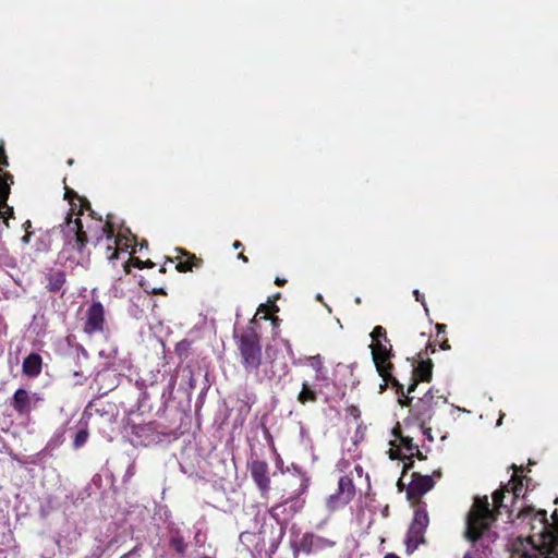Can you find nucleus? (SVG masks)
<instances>
[{"label": "nucleus", "mask_w": 558, "mask_h": 558, "mask_svg": "<svg viewBox=\"0 0 558 558\" xmlns=\"http://www.w3.org/2000/svg\"><path fill=\"white\" fill-rule=\"evenodd\" d=\"M511 469L514 471V474L511 476L510 481L506 485L501 486L500 489L495 490L493 494V509H490L487 496L476 497L474 499V502L466 515V526L464 532L465 538L470 542L475 543L478 541L482 535L489 529L490 524L496 521L497 515L500 513V509L507 507L504 504L505 493L512 494V504H514L517 499L520 498L523 490V482L522 477L518 475V472H522L523 466L512 464Z\"/></svg>", "instance_id": "obj_1"}, {"label": "nucleus", "mask_w": 558, "mask_h": 558, "mask_svg": "<svg viewBox=\"0 0 558 558\" xmlns=\"http://www.w3.org/2000/svg\"><path fill=\"white\" fill-rule=\"evenodd\" d=\"M434 476L440 477L441 473L436 471L433 476H430L412 472L410 475V482L407 486V498L411 501L415 510L405 539L407 550L409 553H413L421 544L425 543L424 534L429 524V517L426 510V504L421 498L435 486Z\"/></svg>", "instance_id": "obj_2"}, {"label": "nucleus", "mask_w": 558, "mask_h": 558, "mask_svg": "<svg viewBox=\"0 0 558 558\" xmlns=\"http://www.w3.org/2000/svg\"><path fill=\"white\" fill-rule=\"evenodd\" d=\"M94 215V211H89L88 217L92 223H86V226L83 223L80 216L74 219L66 217L63 233L68 243L78 252H82L88 242L94 241L95 244H97L104 238H106L108 242L118 243L114 238V226L111 221L112 216L107 215V220L104 222L101 217L96 218Z\"/></svg>", "instance_id": "obj_3"}, {"label": "nucleus", "mask_w": 558, "mask_h": 558, "mask_svg": "<svg viewBox=\"0 0 558 558\" xmlns=\"http://www.w3.org/2000/svg\"><path fill=\"white\" fill-rule=\"evenodd\" d=\"M396 393L399 396V403L410 408L409 415L404 420L405 426H416L429 440H433L432 428L428 425L437 416L439 410L446 407L447 399L442 396H435L432 388L413 404V398L409 397L410 393H405L403 388L399 392L396 390Z\"/></svg>", "instance_id": "obj_4"}, {"label": "nucleus", "mask_w": 558, "mask_h": 558, "mask_svg": "<svg viewBox=\"0 0 558 558\" xmlns=\"http://www.w3.org/2000/svg\"><path fill=\"white\" fill-rule=\"evenodd\" d=\"M372 338V359L378 375L383 378L384 385H391L397 391H402V384L392 375L395 368L391 359L395 356L392 345L387 337V331L383 326H376L371 332Z\"/></svg>", "instance_id": "obj_5"}, {"label": "nucleus", "mask_w": 558, "mask_h": 558, "mask_svg": "<svg viewBox=\"0 0 558 558\" xmlns=\"http://www.w3.org/2000/svg\"><path fill=\"white\" fill-rule=\"evenodd\" d=\"M541 532L537 534L538 541L535 536L515 538L511 545L512 557L518 558H558V553H555V545L558 544L557 532L554 534L546 532L544 525L545 512L539 513Z\"/></svg>", "instance_id": "obj_6"}, {"label": "nucleus", "mask_w": 558, "mask_h": 558, "mask_svg": "<svg viewBox=\"0 0 558 558\" xmlns=\"http://www.w3.org/2000/svg\"><path fill=\"white\" fill-rule=\"evenodd\" d=\"M238 349L244 369L248 373L257 371L262 365L260 337L254 331L245 332L240 337Z\"/></svg>", "instance_id": "obj_7"}, {"label": "nucleus", "mask_w": 558, "mask_h": 558, "mask_svg": "<svg viewBox=\"0 0 558 558\" xmlns=\"http://www.w3.org/2000/svg\"><path fill=\"white\" fill-rule=\"evenodd\" d=\"M8 166L9 159L4 146L0 144V218L7 227H9V219L14 218V209L8 204L14 178L5 170Z\"/></svg>", "instance_id": "obj_8"}, {"label": "nucleus", "mask_w": 558, "mask_h": 558, "mask_svg": "<svg viewBox=\"0 0 558 558\" xmlns=\"http://www.w3.org/2000/svg\"><path fill=\"white\" fill-rule=\"evenodd\" d=\"M392 435L399 440V446H396L395 441H390L389 457L391 460L403 461V473L405 474L414 466V448L417 445L413 444V437L402 434L399 424L393 427Z\"/></svg>", "instance_id": "obj_9"}, {"label": "nucleus", "mask_w": 558, "mask_h": 558, "mask_svg": "<svg viewBox=\"0 0 558 558\" xmlns=\"http://www.w3.org/2000/svg\"><path fill=\"white\" fill-rule=\"evenodd\" d=\"M356 489L350 472L340 476L336 492L326 499V508L331 512L341 509L354 499Z\"/></svg>", "instance_id": "obj_10"}, {"label": "nucleus", "mask_w": 558, "mask_h": 558, "mask_svg": "<svg viewBox=\"0 0 558 558\" xmlns=\"http://www.w3.org/2000/svg\"><path fill=\"white\" fill-rule=\"evenodd\" d=\"M435 345L432 343L427 344L424 351H421L417 354V363L416 365H412L413 368L411 371V383L408 386V393H411L415 390L418 383L426 381L429 383L433 378V362L429 359V353H435Z\"/></svg>", "instance_id": "obj_11"}, {"label": "nucleus", "mask_w": 558, "mask_h": 558, "mask_svg": "<svg viewBox=\"0 0 558 558\" xmlns=\"http://www.w3.org/2000/svg\"><path fill=\"white\" fill-rule=\"evenodd\" d=\"M43 401L44 398L40 393L19 388L13 393L10 405L19 416H29L32 411L37 409Z\"/></svg>", "instance_id": "obj_12"}, {"label": "nucleus", "mask_w": 558, "mask_h": 558, "mask_svg": "<svg viewBox=\"0 0 558 558\" xmlns=\"http://www.w3.org/2000/svg\"><path fill=\"white\" fill-rule=\"evenodd\" d=\"M106 328L105 308L100 302H93L86 311L83 330L88 336L102 333Z\"/></svg>", "instance_id": "obj_13"}, {"label": "nucleus", "mask_w": 558, "mask_h": 558, "mask_svg": "<svg viewBox=\"0 0 558 558\" xmlns=\"http://www.w3.org/2000/svg\"><path fill=\"white\" fill-rule=\"evenodd\" d=\"M247 470L250 471L260 496L265 497L269 493L271 484L268 463L263 460H252L247 463Z\"/></svg>", "instance_id": "obj_14"}, {"label": "nucleus", "mask_w": 558, "mask_h": 558, "mask_svg": "<svg viewBox=\"0 0 558 558\" xmlns=\"http://www.w3.org/2000/svg\"><path fill=\"white\" fill-rule=\"evenodd\" d=\"M333 545L335 542H331L323 536L313 533H305L302 535L298 543V549L304 554H311L313 551L332 547Z\"/></svg>", "instance_id": "obj_15"}, {"label": "nucleus", "mask_w": 558, "mask_h": 558, "mask_svg": "<svg viewBox=\"0 0 558 558\" xmlns=\"http://www.w3.org/2000/svg\"><path fill=\"white\" fill-rule=\"evenodd\" d=\"M64 198L69 201L71 208L66 217L73 218V215L82 216L84 210L93 213L90 203L87 198L81 197L72 189L65 187Z\"/></svg>", "instance_id": "obj_16"}, {"label": "nucleus", "mask_w": 558, "mask_h": 558, "mask_svg": "<svg viewBox=\"0 0 558 558\" xmlns=\"http://www.w3.org/2000/svg\"><path fill=\"white\" fill-rule=\"evenodd\" d=\"M43 371V357L38 353L28 354L22 363V372L25 376L35 378Z\"/></svg>", "instance_id": "obj_17"}, {"label": "nucleus", "mask_w": 558, "mask_h": 558, "mask_svg": "<svg viewBox=\"0 0 558 558\" xmlns=\"http://www.w3.org/2000/svg\"><path fill=\"white\" fill-rule=\"evenodd\" d=\"M179 252L181 253V256L177 257L178 263L175 265V269L179 272L192 271L194 267H199L202 265V258L196 257L195 254L182 248H180Z\"/></svg>", "instance_id": "obj_18"}, {"label": "nucleus", "mask_w": 558, "mask_h": 558, "mask_svg": "<svg viewBox=\"0 0 558 558\" xmlns=\"http://www.w3.org/2000/svg\"><path fill=\"white\" fill-rule=\"evenodd\" d=\"M46 289L51 293L60 292L66 283V274L64 270H50L46 275Z\"/></svg>", "instance_id": "obj_19"}, {"label": "nucleus", "mask_w": 558, "mask_h": 558, "mask_svg": "<svg viewBox=\"0 0 558 558\" xmlns=\"http://www.w3.org/2000/svg\"><path fill=\"white\" fill-rule=\"evenodd\" d=\"M318 399V392L310 385L308 381H303L302 389L299 392L296 400L305 405L306 403H314Z\"/></svg>", "instance_id": "obj_20"}, {"label": "nucleus", "mask_w": 558, "mask_h": 558, "mask_svg": "<svg viewBox=\"0 0 558 558\" xmlns=\"http://www.w3.org/2000/svg\"><path fill=\"white\" fill-rule=\"evenodd\" d=\"M169 546L179 555L184 556L187 550V543L179 530L169 538Z\"/></svg>", "instance_id": "obj_21"}, {"label": "nucleus", "mask_w": 558, "mask_h": 558, "mask_svg": "<svg viewBox=\"0 0 558 558\" xmlns=\"http://www.w3.org/2000/svg\"><path fill=\"white\" fill-rule=\"evenodd\" d=\"M123 266V269L126 274H130L131 272V267H136L138 269H143V268H153L155 267V263L151 262L150 259H147V260H141L140 258L137 257H131V256H128V258L123 262L122 264Z\"/></svg>", "instance_id": "obj_22"}, {"label": "nucleus", "mask_w": 558, "mask_h": 558, "mask_svg": "<svg viewBox=\"0 0 558 558\" xmlns=\"http://www.w3.org/2000/svg\"><path fill=\"white\" fill-rule=\"evenodd\" d=\"M305 361L316 372L317 375H319L323 372L324 363H323V359H322V356L319 354L312 355V356H306ZM319 376H317V378Z\"/></svg>", "instance_id": "obj_23"}, {"label": "nucleus", "mask_w": 558, "mask_h": 558, "mask_svg": "<svg viewBox=\"0 0 558 558\" xmlns=\"http://www.w3.org/2000/svg\"><path fill=\"white\" fill-rule=\"evenodd\" d=\"M89 432L87 428L80 429L74 437L73 447L74 449L82 448L88 440Z\"/></svg>", "instance_id": "obj_24"}, {"label": "nucleus", "mask_w": 558, "mask_h": 558, "mask_svg": "<svg viewBox=\"0 0 558 558\" xmlns=\"http://www.w3.org/2000/svg\"><path fill=\"white\" fill-rule=\"evenodd\" d=\"M141 286L143 287V289L148 292V293H151L154 295H166V291L163 288H155V287H150L148 283L146 282H141Z\"/></svg>", "instance_id": "obj_25"}, {"label": "nucleus", "mask_w": 558, "mask_h": 558, "mask_svg": "<svg viewBox=\"0 0 558 558\" xmlns=\"http://www.w3.org/2000/svg\"><path fill=\"white\" fill-rule=\"evenodd\" d=\"M107 250L109 252H111L110 255L108 256V258L110 260L118 259L120 257V254H123V255L128 254L126 251L119 250L117 247H112L110 244H108Z\"/></svg>", "instance_id": "obj_26"}, {"label": "nucleus", "mask_w": 558, "mask_h": 558, "mask_svg": "<svg viewBox=\"0 0 558 558\" xmlns=\"http://www.w3.org/2000/svg\"><path fill=\"white\" fill-rule=\"evenodd\" d=\"M308 488V478H301L299 488L295 490V497L303 495Z\"/></svg>", "instance_id": "obj_27"}, {"label": "nucleus", "mask_w": 558, "mask_h": 558, "mask_svg": "<svg viewBox=\"0 0 558 558\" xmlns=\"http://www.w3.org/2000/svg\"><path fill=\"white\" fill-rule=\"evenodd\" d=\"M435 328L437 331L435 340H440L441 337H446L447 326L445 324H437Z\"/></svg>", "instance_id": "obj_28"}, {"label": "nucleus", "mask_w": 558, "mask_h": 558, "mask_svg": "<svg viewBox=\"0 0 558 558\" xmlns=\"http://www.w3.org/2000/svg\"><path fill=\"white\" fill-rule=\"evenodd\" d=\"M407 474H408V472L405 474L402 472V475L397 483V487H398L399 492H403V490L407 492L408 484L404 483V478H405Z\"/></svg>", "instance_id": "obj_29"}, {"label": "nucleus", "mask_w": 558, "mask_h": 558, "mask_svg": "<svg viewBox=\"0 0 558 558\" xmlns=\"http://www.w3.org/2000/svg\"><path fill=\"white\" fill-rule=\"evenodd\" d=\"M436 341L439 343V348H440L441 350H445V351H446V350H449V349L451 348V347H450V344H449V340H448V338H447V337H441V339H440V340H436Z\"/></svg>", "instance_id": "obj_30"}, {"label": "nucleus", "mask_w": 558, "mask_h": 558, "mask_svg": "<svg viewBox=\"0 0 558 558\" xmlns=\"http://www.w3.org/2000/svg\"><path fill=\"white\" fill-rule=\"evenodd\" d=\"M267 310H271L274 312L278 311V306L276 304H271L270 306H267L266 304H260L258 307V312H264Z\"/></svg>", "instance_id": "obj_31"}, {"label": "nucleus", "mask_w": 558, "mask_h": 558, "mask_svg": "<svg viewBox=\"0 0 558 558\" xmlns=\"http://www.w3.org/2000/svg\"><path fill=\"white\" fill-rule=\"evenodd\" d=\"M413 294L415 296V300L417 302H421L424 305V296L420 293V291L418 290H414Z\"/></svg>", "instance_id": "obj_32"}, {"label": "nucleus", "mask_w": 558, "mask_h": 558, "mask_svg": "<svg viewBox=\"0 0 558 558\" xmlns=\"http://www.w3.org/2000/svg\"><path fill=\"white\" fill-rule=\"evenodd\" d=\"M414 457H416L418 460L426 459V457L420 451L418 446L414 448Z\"/></svg>", "instance_id": "obj_33"}, {"label": "nucleus", "mask_w": 558, "mask_h": 558, "mask_svg": "<svg viewBox=\"0 0 558 558\" xmlns=\"http://www.w3.org/2000/svg\"><path fill=\"white\" fill-rule=\"evenodd\" d=\"M262 428H263V433H264L265 437H266L267 439L271 440V439H272V437H271V434H270V432H269L268 427H267L266 425H264V424H263V425H262Z\"/></svg>", "instance_id": "obj_34"}, {"label": "nucleus", "mask_w": 558, "mask_h": 558, "mask_svg": "<svg viewBox=\"0 0 558 558\" xmlns=\"http://www.w3.org/2000/svg\"><path fill=\"white\" fill-rule=\"evenodd\" d=\"M354 472L356 473V475H357L359 477H362V476H363V473H364V470H363L362 465L356 464V465L354 466Z\"/></svg>", "instance_id": "obj_35"}, {"label": "nucleus", "mask_w": 558, "mask_h": 558, "mask_svg": "<svg viewBox=\"0 0 558 558\" xmlns=\"http://www.w3.org/2000/svg\"><path fill=\"white\" fill-rule=\"evenodd\" d=\"M275 283H276L277 286H279V287H282V286H284V284L287 283V280H286V279H283V278L277 277V278L275 279Z\"/></svg>", "instance_id": "obj_36"}, {"label": "nucleus", "mask_w": 558, "mask_h": 558, "mask_svg": "<svg viewBox=\"0 0 558 558\" xmlns=\"http://www.w3.org/2000/svg\"><path fill=\"white\" fill-rule=\"evenodd\" d=\"M238 258H239V259H241V260H243L244 263H247V262H248L247 256H245L243 253H240V254L238 255Z\"/></svg>", "instance_id": "obj_37"}, {"label": "nucleus", "mask_w": 558, "mask_h": 558, "mask_svg": "<svg viewBox=\"0 0 558 558\" xmlns=\"http://www.w3.org/2000/svg\"><path fill=\"white\" fill-rule=\"evenodd\" d=\"M31 235H32L31 233H26V234L22 238V241H23L24 243H28V242H29V240H31Z\"/></svg>", "instance_id": "obj_38"}, {"label": "nucleus", "mask_w": 558, "mask_h": 558, "mask_svg": "<svg viewBox=\"0 0 558 558\" xmlns=\"http://www.w3.org/2000/svg\"><path fill=\"white\" fill-rule=\"evenodd\" d=\"M232 246H233V248L239 250V248H241L243 245H242V243H241L240 241H234Z\"/></svg>", "instance_id": "obj_39"}, {"label": "nucleus", "mask_w": 558, "mask_h": 558, "mask_svg": "<svg viewBox=\"0 0 558 558\" xmlns=\"http://www.w3.org/2000/svg\"><path fill=\"white\" fill-rule=\"evenodd\" d=\"M271 323H272L274 327H277L279 325V323H280V319L278 317H272L271 318Z\"/></svg>", "instance_id": "obj_40"}, {"label": "nucleus", "mask_w": 558, "mask_h": 558, "mask_svg": "<svg viewBox=\"0 0 558 558\" xmlns=\"http://www.w3.org/2000/svg\"><path fill=\"white\" fill-rule=\"evenodd\" d=\"M250 410H251V405H248L247 403H245V404L243 405V408H241V410H240V411H244L245 413H248V412H250Z\"/></svg>", "instance_id": "obj_41"}, {"label": "nucleus", "mask_w": 558, "mask_h": 558, "mask_svg": "<svg viewBox=\"0 0 558 558\" xmlns=\"http://www.w3.org/2000/svg\"><path fill=\"white\" fill-rule=\"evenodd\" d=\"M463 558H481V557L475 556V555H474V554H472V553H466V554L463 556Z\"/></svg>", "instance_id": "obj_42"}, {"label": "nucleus", "mask_w": 558, "mask_h": 558, "mask_svg": "<svg viewBox=\"0 0 558 558\" xmlns=\"http://www.w3.org/2000/svg\"><path fill=\"white\" fill-rule=\"evenodd\" d=\"M384 558H400L399 556H397L396 554H387Z\"/></svg>", "instance_id": "obj_43"}, {"label": "nucleus", "mask_w": 558, "mask_h": 558, "mask_svg": "<svg viewBox=\"0 0 558 558\" xmlns=\"http://www.w3.org/2000/svg\"><path fill=\"white\" fill-rule=\"evenodd\" d=\"M190 387H191L192 389H194V388H195L194 379H193L192 377H191V379H190Z\"/></svg>", "instance_id": "obj_44"}, {"label": "nucleus", "mask_w": 558, "mask_h": 558, "mask_svg": "<svg viewBox=\"0 0 558 558\" xmlns=\"http://www.w3.org/2000/svg\"><path fill=\"white\" fill-rule=\"evenodd\" d=\"M278 508H279V506H276V507H274V508L271 509L270 513H271V515H272V517H275V512H276V510H277Z\"/></svg>", "instance_id": "obj_45"}, {"label": "nucleus", "mask_w": 558, "mask_h": 558, "mask_svg": "<svg viewBox=\"0 0 558 558\" xmlns=\"http://www.w3.org/2000/svg\"><path fill=\"white\" fill-rule=\"evenodd\" d=\"M508 512H509V519L513 522V521H514V519H512V512H513V510H512V509H510Z\"/></svg>", "instance_id": "obj_46"}, {"label": "nucleus", "mask_w": 558, "mask_h": 558, "mask_svg": "<svg viewBox=\"0 0 558 558\" xmlns=\"http://www.w3.org/2000/svg\"><path fill=\"white\" fill-rule=\"evenodd\" d=\"M25 228H29L31 227V221L27 220L24 225H23Z\"/></svg>", "instance_id": "obj_47"}, {"label": "nucleus", "mask_w": 558, "mask_h": 558, "mask_svg": "<svg viewBox=\"0 0 558 558\" xmlns=\"http://www.w3.org/2000/svg\"><path fill=\"white\" fill-rule=\"evenodd\" d=\"M159 271H160V272H166V271H167L166 266H165V265H163V266H161V267H160V269H159Z\"/></svg>", "instance_id": "obj_48"}, {"label": "nucleus", "mask_w": 558, "mask_h": 558, "mask_svg": "<svg viewBox=\"0 0 558 558\" xmlns=\"http://www.w3.org/2000/svg\"><path fill=\"white\" fill-rule=\"evenodd\" d=\"M69 166H72L74 163V160L72 158H70L66 162Z\"/></svg>", "instance_id": "obj_49"}, {"label": "nucleus", "mask_w": 558, "mask_h": 558, "mask_svg": "<svg viewBox=\"0 0 558 558\" xmlns=\"http://www.w3.org/2000/svg\"><path fill=\"white\" fill-rule=\"evenodd\" d=\"M355 303L360 304V303H361V299H360V298H356V299H355Z\"/></svg>", "instance_id": "obj_50"}]
</instances>
